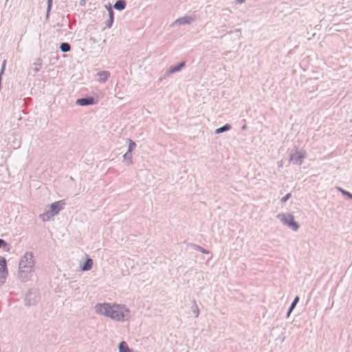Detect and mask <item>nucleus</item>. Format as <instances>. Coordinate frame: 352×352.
<instances>
[{
  "mask_svg": "<svg viewBox=\"0 0 352 352\" xmlns=\"http://www.w3.org/2000/svg\"><path fill=\"white\" fill-rule=\"evenodd\" d=\"M76 104L80 106L90 105L94 104L93 98H80L76 100Z\"/></svg>",
  "mask_w": 352,
  "mask_h": 352,
  "instance_id": "obj_12",
  "label": "nucleus"
},
{
  "mask_svg": "<svg viewBox=\"0 0 352 352\" xmlns=\"http://www.w3.org/2000/svg\"><path fill=\"white\" fill-rule=\"evenodd\" d=\"M93 264H94V263H93L92 259L90 258H87L84 264L80 265V268L81 271H83V272L89 271L91 270V268L93 267Z\"/></svg>",
  "mask_w": 352,
  "mask_h": 352,
  "instance_id": "obj_10",
  "label": "nucleus"
},
{
  "mask_svg": "<svg viewBox=\"0 0 352 352\" xmlns=\"http://www.w3.org/2000/svg\"><path fill=\"white\" fill-rule=\"evenodd\" d=\"M293 311V309H291V308L289 309L288 311H287V318H289L292 311Z\"/></svg>",
  "mask_w": 352,
  "mask_h": 352,
  "instance_id": "obj_29",
  "label": "nucleus"
},
{
  "mask_svg": "<svg viewBox=\"0 0 352 352\" xmlns=\"http://www.w3.org/2000/svg\"><path fill=\"white\" fill-rule=\"evenodd\" d=\"M52 5V0H47V14H46L47 18L49 16V13L51 10Z\"/></svg>",
  "mask_w": 352,
  "mask_h": 352,
  "instance_id": "obj_23",
  "label": "nucleus"
},
{
  "mask_svg": "<svg viewBox=\"0 0 352 352\" xmlns=\"http://www.w3.org/2000/svg\"><path fill=\"white\" fill-rule=\"evenodd\" d=\"M278 166H282V163L281 162L278 163Z\"/></svg>",
  "mask_w": 352,
  "mask_h": 352,
  "instance_id": "obj_33",
  "label": "nucleus"
},
{
  "mask_svg": "<svg viewBox=\"0 0 352 352\" xmlns=\"http://www.w3.org/2000/svg\"><path fill=\"white\" fill-rule=\"evenodd\" d=\"M108 14H109V18L106 23V25L107 28H110L112 26V24L113 22V12L111 5H109V9H108Z\"/></svg>",
  "mask_w": 352,
  "mask_h": 352,
  "instance_id": "obj_14",
  "label": "nucleus"
},
{
  "mask_svg": "<svg viewBox=\"0 0 352 352\" xmlns=\"http://www.w3.org/2000/svg\"><path fill=\"white\" fill-rule=\"evenodd\" d=\"M276 218L281 223L291 229L294 232L298 230L300 225L294 219V217L289 212H281L276 215Z\"/></svg>",
  "mask_w": 352,
  "mask_h": 352,
  "instance_id": "obj_3",
  "label": "nucleus"
},
{
  "mask_svg": "<svg viewBox=\"0 0 352 352\" xmlns=\"http://www.w3.org/2000/svg\"><path fill=\"white\" fill-rule=\"evenodd\" d=\"M8 271L6 260L4 257L0 256V286L3 285L7 280Z\"/></svg>",
  "mask_w": 352,
  "mask_h": 352,
  "instance_id": "obj_5",
  "label": "nucleus"
},
{
  "mask_svg": "<svg viewBox=\"0 0 352 352\" xmlns=\"http://www.w3.org/2000/svg\"><path fill=\"white\" fill-rule=\"evenodd\" d=\"M126 7V2L123 0L117 1L114 5L113 8L119 11L123 10Z\"/></svg>",
  "mask_w": 352,
  "mask_h": 352,
  "instance_id": "obj_15",
  "label": "nucleus"
},
{
  "mask_svg": "<svg viewBox=\"0 0 352 352\" xmlns=\"http://www.w3.org/2000/svg\"><path fill=\"white\" fill-rule=\"evenodd\" d=\"M98 82H105L110 77V73L108 71H102L97 74Z\"/></svg>",
  "mask_w": 352,
  "mask_h": 352,
  "instance_id": "obj_11",
  "label": "nucleus"
},
{
  "mask_svg": "<svg viewBox=\"0 0 352 352\" xmlns=\"http://www.w3.org/2000/svg\"><path fill=\"white\" fill-rule=\"evenodd\" d=\"M342 195H345V196H346V197H349V198L352 199V194H351V193H350V192H348V191H347V192H342Z\"/></svg>",
  "mask_w": 352,
  "mask_h": 352,
  "instance_id": "obj_26",
  "label": "nucleus"
},
{
  "mask_svg": "<svg viewBox=\"0 0 352 352\" xmlns=\"http://www.w3.org/2000/svg\"><path fill=\"white\" fill-rule=\"evenodd\" d=\"M231 129V126L228 124L223 125V126L218 128L215 130V134H219L226 131H229Z\"/></svg>",
  "mask_w": 352,
  "mask_h": 352,
  "instance_id": "obj_16",
  "label": "nucleus"
},
{
  "mask_svg": "<svg viewBox=\"0 0 352 352\" xmlns=\"http://www.w3.org/2000/svg\"><path fill=\"white\" fill-rule=\"evenodd\" d=\"M298 301H299V297L296 296L289 308H291V309H294Z\"/></svg>",
  "mask_w": 352,
  "mask_h": 352,
  "instance_id": "obj_24",
  "label": "nucleus"
},
{
  "mask_svg": "<svg viewBox=\"0 0 352 352\" xmlns=\"http://www.w3.org/2000/svg\"><path fill=\"white\" fill-rule=\"evenodd\" d=\"M65 202L64 200H60L52 203L45 207L43 213L39 215L43 221H50L56 216L65 208Z\"/></svg>",
  "mask_w": 352,
  "mask_h": 352,
  "instance_id": "obj_2",
  "label": "nucleus"
},
{
  "mask_svg": "<svg viewBox=\"0 0 352 352\" xmlns=\"http://www.w3.org/2000/svg\"><path fill=\"white\" fill-rule=\"evenodd\" d=\"M246 129V126H245V125H243V126H242V129H243V130H244V129Z\"/></svg>",
  "mask_w": 352,
  "mask_h": 352,
  "instance_id": "obj_31",
  "label": "nucleus"
},
{
  "mask_svg": "<svg viewBox=\"0 0 352 352\" xmlns=\"http://www.w3.org/2000/svg\"><path fill=\"white\" fill-rule=\"evenodd\" d=\"M94 313L120 323L127 322L132 318V311L125 304L116 302H98L94 307Z\"/></svg>",
  "mask_w": 352,
  "mask_h": 352,
  "instance_id": "obj_1",
  "label": "nucleus"
},
{
  "mask_svg": "<svg viewBox=\"0 0 352 352\" xmlns=\"http://www.w3.org/2000/svg\"><path fill=\"white\" fill-rule=\"evenodd\" d=\"M194 249L197 251H199V252L203 253V254H209V252L208 250H206L204 248H202L199 245H194Z\"/></svg>",
  "mask_w": 352,
  "mask_h": 352,
  "instance_id": "obj_21",
  "label": "nucleus"
},
{
  "mask_svg": "<svg viewBox=\"0 0 352 352\" xmlns=\"http://www.w3.org/2000/svg\"><path fill=\"white\" fill-rule=\"evenodd\" d=\"M291 197V194L290 193H287V195H285L284 197H283L280 199V201L282 203H285L286 202L289 198Z\"/></svg>",
  "mask_w": 352,
  "mask_h": 352,
  "instance_id": "obj_25",
  "label": "nucleus"
},
{
  "mask_svg": "<svg viewBox=\"0 0 352 352\" xmlns=\"http://www.w3.org/2000/svg\"><path fill=\"white\" fill-rule=\"evenodd\" d=\"M338 190L342 193V192H347L346 190H344L340 188H338Z\"/></svg>",
  "mask_w": 352,
  "mask_h": 352,
  "instance_id": "obj_30",
  "label": "nucleus"
},
{
  "mask_svg": "<svg viewBox=\"0 0 352 352\" xmlns=\"http://www.w3.org/2000/svg\"><path fill=\"white\" fill-rule=\"evenodd\" d=\"M34 65L35 66L34 71L38 72L42 67V60L40 58L37 59L36 61L34 63Z\"/></svg>",
  "mask_w": 352,
  "mask_h": 352,
  "instance_id": "obj_19",
  "label": "nucleus"
},
{
  "mask_svg": "<svg viewBox=\"0 0 352 352\" xmlns=\"http://www.w3.org/2000/svg\"><path fill=\"white\" fill-rule=\"evenodd\" d=\"M32 294L31 293H29L26 295L25 300H24V304L26 306H32L36 304V300L35 297L33 298V299L31 298Z\"/></svg>",
  "mask_w": 352,
  "mask_h": 352,
  "instance_id": "obj_13",
  "label": "nucleus"
},
{
  "mask_svg": "<svg viewBox=\"0 0 352 352\" xmlns=\"http://www.w3.org/2000/svg\"><path fill=\"white\" fill-rule=\"evenodd\" d=\"M34 270L19 267L18 278L21 282H27L30 280Z\"/></svg>",
  "mask_w": 352,
  "mask_h": 352,
  "instance_id": "obj_7",
  "label": "nucleus"
},
{
  "mask_svg": "<svg viewBox=\"0 0 352 352\" xmlns=\"http://www.w3.org/2000/svg\"><path fill=\"white\" fill-rule=\"evenodd\" d=\"M70 45L67 43H62L60 45V50L62 52H67L70 51Z\"/></svg>",
  "mask_w": 352,
  "mask_h": 352,
  "instance_id": "obj_17",
  "label": "nucleus"
},
{
  "mask_svg": "<svg viewBox=\"0 0 352 352\" xmlns=\"http://www.w3.org/2000/svg\"><path fill=\"white\" fill-rule=\"evenodd\" d=\"M127 141H128V143H129L127 151L131 153V151L135 148L136 144H135V142H133L131 139H128Z\"/></svg>",
  "mask_w": 352,
  "mask_h": 352,
  "instance_id": "obj_20",
  "label": "nucleus"
},
{
  "mask_svg": "<svg viewBox=\"0 0 352 352\" xmlns=\"http://www.w3.org/2000/svg\"><path fill=\"white\" fill-rule=\"evenodd\" d=\"M123 158L124 160H128L129 164L132 163V155L131 153L127 151L124 155Z\"/></svg>",
  "mask_w": 352,
  "mask_h": 352,
  "instance_id": "obj_22",
  "label": "nucleus"
},
{
  "mask_svg": "<svg viewBox=\"0 0 352 352\" xmlns=\"http://www.w3.org/2000/svg\"><path fill=\"white\" fill-rule=\"evenodd\" d=\"M305 151L300 150L296 151L295 153L290 154L289 162L295 164H302L305 158Z\"/></svg>",
  "mask_w": 352,
  "mask_h": 352,
  "instance_id": "obj_6",
  "label": "nucleus"
},
{
  "mask_svg": "<svg viewBox=\"0 0 352 352\" xmlns=\"http://www.w3.org/2000/svg\"><path fill=\"white\" fill-rule=\"evenodd\" d=\"M245 2V0H235L234 3H243Z\"/></svg>",
  "mask_w": 352,
  "mask_h": 352,
  "instance_id": "obj_28",
  "label": "nucleus"
},
{
  "mask_svg": "<svg viewBox=\"0 0 352 352\" xmlns=\"http://www.w3.org/2000/svg\"><path fill=\"white\" fill-rule=\"evenodd\" d=\"M235 32H240V30H239V29H236V30H235Z\"/></svg>",
  "mask_w": 352,
  "mask_h": 352,
  "instance_id": "obj_32",
  "label": "nucleus"
},
{
  "mask_svg": "<svg viewBox=\"0 0 352 352\" xmlns=\"http://www.w3.org/2000/svg\"><path fill=\"white\" fill-rule=\"evenodd\" d=\"M19 268L34 270V259L33 254L30 252H25L19 261Z\"/></svg>",
  "mask_w": 352,
  "mask_h": 352,
  "instance_id": "obj_4",
  "label": "nucleus"
},
{
  "mask_svg": "<svg viewBox=\"0 0 352 352\" xmlns=\"http://www.w3.org/2000/svg\"><path fill=\"white\" fill-rule=\"evenodd\" d=\"M191 310L195 316L197 318L199 315V309L195 302H194L193 305H192Z\"/></svg>",
  "mask_w": 352,
  "mask_h": 352,
  "instance_id": "obj_18",
  "label": "nucleus"
},
{
  "mask_svg": "<svg viewBox=\"0 0 352 352\" xmlns=\"http://www.w3.org/2000/svg\"><path fill=\"white\" fill-rule=\"evenodd\" d=\"M185 65L184 62H182L177 65L175 66H171L169 67V69L166 71L167 76H170L175 72H179Z\"/></svg>",
  "mask_w": 352,
  "mask_h": 352,
  "instance_id": "obj_9",
  "label": "nucleus"
},
{
  "mask_svg": "<svg viewBox=\"0 0 352 352\" xmlns=\"http://www.w3.org/2000/svg\"><path fill=\"white\" fill-rule=\"evenodd\" d=\"M195 20V16H184L183 17H180L176 19L174 22V24L178 25H186L190 24Z\"/></svg>",
  "mask_w": 352,
  "mask_h": 352,
  "instance_id": "obj_8",
  "label": "nucleus"
},
{
  "mask_svg": "<svg viewBox=\"0 0 352 352\" xmlns=\"http://www.w3.org/2000/svg\"><path fill=\"white\" fill-rule=\"evenodd\" d=\"M6 245V243L4 240L0 239V248Z\"/></svg>",
  "mask_w": 352,
  "mask_h": 352,
  "instance_id": "obj_27",
  "label": "nucleus"
}]
</instances>
